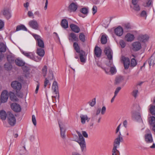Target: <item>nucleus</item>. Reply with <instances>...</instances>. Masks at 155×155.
<instances>
[{
	"label": "nucleus",
	"mask_w": 155,
	"mask_h": 155,
	"mask_svg": "<svg viewBox=\"0 0 155 155\" xmlns=\"http://www.w3.org/2000/svg\"><path fill=\"white\" fill-rule=\"evenodd\" d=\"M77 133L79 137L78 139V137L75 135V137H77L74 140L79 143L81 146L82 151L85 150L86 149V143L85 139L82 135L79 132H77Z\"/></svg>",
	"instance_id": "nucleus-1"
},
{
	"label": "nucleus",
	"mask_w": 155,
	"mask_h": 155,
	"mask_svg": "<svg viewBox=\"0 0 155 155\" xmlns=\"http://www.w3.org/2000/svg\"><path fill=\"white\" fill-rule=\"evenodd\" d=\"M107 65L110 67V69L107 68H103L106 74H108L110 72L112 74H113L116 73V69L113 64L112 61H109V63H107Z\"/></svg>",
	"instance_id": "nucleus-2"
},
{
	"label": "nucleus",
	"mask_w": 155,
	"mask_h": 155,
	"mask_svg": "<svg viewBox=\"0 0 155 155\" xmlns=\"http://www.w3.org/2000/svg\"><path fill=\"white\" fill-rule=\"evenodd\" d=\"M120 139V137L116 138L114 142V147L112 150V155H117L119 153V151L117 150V148L120 146V141H122Z\"/></svg>",
	"instance_id": "nucleus-3"
},
{
	"label": "nucleus",
	"mask_w": 155,
	"mask_h": 155,
	"mask_svg": "<svg viewBox=\"0 0 155 155\" xmlns=\"http://www.w3.org/2000/svg\"><path fill=\"white\" fill-rule=\"evenodd\" d=\"M52 100L54 103L57 102V100L59 101V94L58 88H52Z\"/></svg>",
	"instance_id": "nucleus-4"
},
{
	"label": "nucleus",
	"mask_w": 155,
	"mask_h": 155,
	"mask_svg": "<svg viewBox=\"0 0 155 155\" xmlns=\"http://www.w3.org/2000/svg\"><path fill=\"white\" fill-rule=\"evenodd\" d=\"M8 122L11 126H13L16 123V119L14 115L10 112H8L7 115Z\"/></svg>",
	"instance_id": "nucleus-5"
},
{
	"label": "nucleus",
	"mask_w": 155,
	"mask_h": 155,
	"mask_svg": "<svg viewBox=\"0 0 155 155\" xmlns=\"http://www.w3.org/2000/svg\"><path fill=\"white\" fill-rule=\"evenodd\" d=\"M1 14L7 19H9L11 17V11L9 8H4L1 11Z\"/></svg>",
	"instance_id": "nucleus-6"
},
{
	"label": "nucleus",
	"mask_w": 155,
	"mask_h": 155,
	"mask_svg": "<svg viewBox=\"0 0 155 155\" xmlns=\"http://www.w3.org/2000/svg\"><path fill=\"white\" fill-rule=\"evenodd\" d=\"M131 117L132 119L137 121L142 120L139 111L133 110L131 112Z\"/></svg>",
	"instance_id": "nucleus-7"
},
{
	"label": "nucleus",
	"mask_w": 155,
	"mask_h": 155,
	"mask_svg": "<svg viewBox=\"0 0 155 155\" xmlns=\"http://www.w3.org/2000/svg\"><path fill=\"white\" fill-rule=\"evenodd\" d=\"M104 52L109 61H112L113 52L109 47H105Z\"/></svg>",
	"instance_id": "nucleus-8"
},
{
	"label": "nucleus",
	"mask_w": 155,
	"mask_h": 155,
	"mask_svg": "<svg viewBox=\"0 0 155 155\" xmlns=\"http://www.w3.org/2000/svg\"><path fill=\"white\" fill-rule=\"evenodd\" d=\"M8 97V92L6 90L3 91L1 94V101L2 103H5L7 102Z\"/></svg>",
	"instance_id": "nucleus-9"
},
{
	"label": "nucleus",
	"mask_w": 155,
	"mask_h": 155,
	"mask_svg": "<svg viewBox=\"0 0 155 155\" xmlns=\"http://www.w3.org/2000/svg\"><path fill=\"white\" fill-rule=\"evenodd\" d=\"M133 50L135 51L140 50L142 48V45L139 41H135L132 44Z\"/></svg>",
	"instance_id": "nucleus-10"
},
{
	"label": "nucleus",
	"mask_w": 155,
	"mask_h": 155,
	"mask_svg": "<svg viewBox=\"0 0 155 155\" xmlns=\"http://www.w3.org/2000/svg\"><path fill=\"white\" fill-rule=\"evenodd\" d=\"M149 39V36L146 35H139L137 37V40L140 42L143 43L147 42Z\"/></svg>",
	"instance_id": "nucleus-11"
},
{
	"label": "nucleus",
	"mask_w": 155,
	"mask_h": 155,
	"mask_svg": "<svg viewBox=\"0 0 155 155\" xmlns=\"http://www.w3.org/2000/svg\"><path fill=\"white\" fill-rule=\"evenodd\" d=\"M21 53L25 56L34 61H38L35 58L34 53L31 52H28L26 51H22Z\"/></svg>",
	"instance_id": "nucleus-12"
},
{
	"label": "nucleus",
	"mask_w": 155,
	"mask_h": 155,
	"mask_svg": "<svg viewBox=\"0 0 155 155\" xmlns=\"http://www.w3.org/2000/svg\"><path fill=\"white\" fill-rule=\"evenodd\" d=\"M29 26L32 28L35 29H38L39 25L37 21L35 20H30L28 23Z\"/></svg>",
	"instance_id": "nucleus-13"
},
{
	"label": "nucleus",
	"mask_w": 155,
	"mask_h": 155,
	"mask_svg": "<svg viewBox=\"0 0 155 155\" xmlns=\"http://www.w3.org/2000/svg\"><path fill=\"white\" fill-rule=\"evenodd\" d=\"M11 107L12 109L15 112H20L21 110L20 105L16 103H12L11 105Z\"/></svg>",
	"instance_id": "nucleus-14"
},
{
	"label": "nucleus",
	"mask_w": 155,
	"mask_h": 155,
	"mask_svg": "<svg viewBox=\"0 0 155 155\" xmlns=\"http://www.w3.org/2000/svg\"><path fill=\"white\" fill-rule=\"evenodd\" d=\"M122 60L123 61L125 69H127L130 65V61L129 58L123 57L122 58Z\"/></svg>",
	"instance_id": "nucleus-15"
},
{
	"label": "nucleus",
	"mask_w": 155,
	"mask_h": 155,
	"mask_svg": "<svg viewBox=\"0 0 155 155\" xmlns=\"http://www.w3.org/2000/svg\"><path fill=\"white\" fill-rule=\"evenodd\" d=\"M134 36L133 35L128 33L125 36L124 39L127 41L130 42L134 40Z\"/></svg>",
	"instance_id": "nucleus-16"
},
{
	"label": "nucleus",
	"mask_w": 155,
	"mask_h": 155,
	"mask_svg": "<svg viewBox=\"0 0 155 155\" xmlns=\"http://www.w3.org/2000/svg\"><path fill=\"white\" fill-rule=\"evenodd\" d=\"M114 32L117 36H120L123 34V29L121 27H118L114 29Z\"/></svg>",
	"instance_id": "nucleus-17"
},
{
	"label": "nucleus",
	"mask_w": 155,
	"mask_h": 155,
	"mask_svg": "<svg viewBox=\"0 0 155 155\" xmlns=\"http://www.w3.org/2000/svg\"><path fill=\"white\" fill-rule=\"evenodd\" d=\"M94 53L96 57H100L101 54V48L98 46H95L94 49Z\"/></svg>",
	"instance_id": "nucleus-18"
},
{
	"label": "nucleus",
	"mask_w": 155,
	"mask_h": 155,
	"mask_svg": "<svg viewBox=\"0 0 155 155\" xmlns=\"http://www.w3.org/2000/svg\"><path fill=\"white\" fill-rule=\"evenodd\" d=\"M70 27L71 30L76 33H78L80 31V29L77 25L74 24H71L70 25Z\"/></svg>",
	"instance_id": "nucleus-19"
},
{
	"label": "nucleus",
	"mask_w": 155,
	"mask_h": 155,
	"mask_svg": "<svg viewBox=\"0 0 155 155\" xmlns=\"http://www.w3.org/2000/svg\"><path fill=\"white\" fill-rule=\"evenodd\" d=\"M145 140L147 143H152L153 142V140L151 134H148L145 135Z\"/></svg>",
	"instance_id": "nucleus-20"
},
{
	"label": "nucleus",
	"mask_w": 155,
	"mask_h": 155,
	"mask_svg": "<svg viewBox=\"0 0 155 155\" xmlns=\"http://www.w3.org/2000/svg\"><path fill=\"white\" fill-rule=\"evenodd\" d=\"M69 39L72 41H78V39L76 34L72 33L69 35Z\"/></svg>",
	"instance_id": "nucleus-21"
},
{
	"label": "nucleus",
	"mask_w": 155,
	"mask_h": 155,
	"mask_svg": "<svg viewBox=\"0 0 155 155\" xmlns=\"http://www.w3.org/2000/svg\"><path fill=\"white\" fill-rule=\"evenodd\" d=\"M81 122L82 124H84L85 123L86 120L88 122L90 119L88 118L87 115L81 114L80 115Z\"/></svg>",
	"instance_id": "nucleus-22"
},
{
	"label": "nucleus",
	"mask_w": 155,
	"mask_h": 155,
	"mask_svg": "<svg viewBox=\"0 0 155 155\" xmlns=\"http://www.w3.org/2000/svg\"><path fill=\"white\" fill-rule=\"evenodd\" d=\"M59 126L60 127L61 137L63 139L65 138V129L64 127L63 126L61 125V124H59Z\"/></svg>",
	"instance_id": "nucleus-23"
},
{
	"label": "nucleus",
	"mask_w": 155,
	"mask_h": 155,
	"mask_svg": "<svg viewBox=\"0 0 155 155\" xmlns=\"http://www.w3.org/2000/svg\"><path fill=\"white\" fill-rule=\"evenodd\" d=\"M77 8V6L74 3H71L69 6V9L70 12H75Z\"/></svg>",
	"instance_id": "nucleus-24"
},
{
	"label": "nucleus",
	"mask_w": 155,
	"mask_h": 155,
	"mask_svg": "<svg viewBox=\"0 0 155 155\" xmlns=\"http://www.w3.org/2000/svg\"><path fill=\"white\" fill-rule=\"evenodd\" d=\"M14 90L16 92L17 95L19 97L22 98L23 96V93L21 92V88H15Z\"/></svg>",
	"instance_id": "nucleus-25"
},
{
	"label": "nucleus",
	"mask_w": 155,
	"mask_h": 155,
	"mask_svg": "<svg viewBox=\"0 0 155 155\" xmlns=\"http://www.w3.org/2000/svg\"><path fill=\"white\" fill-rule=\"evenodd\" d=\"M8 112L6 114V112L3 110H1L0 111V118L3 120L6 119V117H7Z\"/></svg>",
	"instance_id": "nucleus-26"
},
{
	"label": "nucleus",
	"mask_w": 155,
	"mask_h": 155,
	"mask_svg": "<svg viewBox=\"0 0 155 155\" xmlns=\"http://www.w3.org/2000/svg\"><path fill=\"white\" fill-rule=\"evenodd\" d=\"M9 95L10 98L12 101H15L18 100V99L13 92L11 91L10 92Z\"/></svg>",
	"instance_id": "nucleus-27"
},
{
	"label": "nucleus",
	"mask_w": 155,
	"mask_h": 155,
	"mask_svg": "<svg viewBox=\"0 0 155 155\" xmlns=\"http://www.w3.org/2000/svg\"><path fill=\"white\" fill-rule=\"evenodd\" d=\"M79 53L80 55L81 61L82 62H85L86 61L85 52L83 51H81Z\"/></svg>",
	"instance_id": "nucleus-28"
},
{
	"label": "nucleus",
	"mask_w": 155,
	"mask_h": 155,
	"mask_svg": "<svg viewBox=\"0 0 155 155\" xmlns=\"http://www.w3.org/2000/svg\"><path fill=\"white\" fill-rule=\"evenodd\" d=\"M11 85L12 87H21V84L17 81H12Z\"/></svg>",
	"instance_id": "nucleus-29"
},
{
	"label": "nucleus",
	"mask_w": 155,
	"mask_h": 155,
	"mask_svg": "<svg viewBox=\"0 0 155 155\" xmlns=\"http://www.w3.org/2000/svg\"><path fill=\"white\" fill-rule=\"evenodd\" d=\"M61 25L64 28H67L68 27V22L65 19H63L61 22Z\"/></svg>",
	"instance_id": "nucleus-30"
},
{
	"label": "nucleus",
	"mask_w": 155,
	"mask_h": 155,
	"mask_svg": "<svg viewBox=\"0 0 155 155\" xmlns=\"http://www.w3.org/2000/svg\"><path fill=\"white\" fill-rule=\"evenodd\" d=\"M153 4L152 0H147L146 2L143 4V5L145 7H151Z\"/></svg>",
	"instance_id": "nucleus-31"
},
{
	"label": "nucleus",
	"mask_w": 155,
	"mask_h": 155,
	"mask_svg": "<svg viewBox=\"0 0 155 155\" xmlns=\"http://www.w3.org/2000/svg\"><path fill=\"white\" fill-rule=\"evenodd\" d=\"M37 53L40 56L43 57L45 54L44 50L42 48H38Z\"/></svg>",
	"instance_id": "nucleus-32"
},
{
	"label": "nucleus",
	"mask_w": 155,
	"mask_h": 155,
	"mask_svg": "<svg viewBox=\"0 0 155 155\" xmlns=\"http://www.w3.org/2000/svg\"><path fill=\"white\" fill-rule=\"evenodd\" d=\"M16 64L18 66H23L24 65L25 63L21 60L17 59L15 61Z\"/></svg>",
	"instance_id": "nucleus-33"
},
{
	"label": "nucleus",
	"mask_w": 155,
	"mask_h": 155,
	"mask_svg": "<svg viewBox=\"0 0 155 155\" xmlns=\"http://www.w3.org/2000/svg\"><path fill=\"white\" fill-rule=\"evenodd\" d=\"M21 30L27 31V29L26 27L23 25H20L17 26L16 27V31H19Z\"/></svg>",
	"instance_id": "nucleus-34"
},
{
	"label": "nucleus",
	"mask_w": 155,
	"mask_h": 155,
	"mask_svg": "<svg viewBox=\"0 0 155 155\" xmlns=\"http://www.w3.org/2000/svg\"><path fill=\"white\" fill-rule=\"evenodd\" d=\"M73 47L77 53H79L81 51V50H80L79 46L77 43H74L73 44Z\"/></svg>",
	"instance_id": "nucleus-35"
},
{
	"label": "nucleus",
	"mask_w": 155,
	"mask_h": 155,
	"mask_svg": "<svg viewBox=\"0 0 155 155\" xmlns=\"http://www.w3.org/2000/svg\"><path fill=\"white\" fill-rule=\"evenodd\" d=\"M155 62V57L153 55L149 59V63L150 66L153 65Z\"/></svg>",
	"instance_id": "nucleus-36"
},
{
	"label": "nucleus",
	"mask_w": 155,
	"mask_h": 155,
	"mask_svg": "<svg viewBox=\"0 0 155 155\" xmlns=\"http://www.w3.org/2000/svg\"><path fill=\"white\" fill-rule=\"evenodd\" d=\"M79 38L80 41L83 42H84L86 41L85 36L83 33H80Z\"/></svg>",
	"instance_id": "nucleus-37"
},
{
	"label": "nucleus",
	"mask_w": 155,
	"mask_h": 155,
	"mask_svg": "<svg viewBox=\"0 0 155 155\" xmlns=\"http://www.w3.org/2000/svg\"><path fill=\"white\" fill-rule=\"evenodd\" d=\"M38 45L40 47L43 48H44V44L43 40L41 39L37 41Z\"/></svg>",
	"instance_id": "nucleus-38"
},
{
	"label": "nucleus",
	"mask_w": 155,
	"mask_h": 155,
	"mask_svg": "<svg viewBox=\"0 0 155 155\" xmlns=\"http://www.w3.org/2000/svg\"><path fill=\"white\" fill-rule=\"evenodd\" d=\"M6 51L5 45L3 43H0V52H5Z\"/></svg>",
	"instance_id": "nucleus-39"
},
{
	"label": "nucleus",
	"mask_w": 155,
	"mask_h": 155,
	"mask_svg": "<svg viewBox=\"0 0 155 155\" xmlns=\"http://www.w3.org/2000/svg\"><path fill=\"white\" fill-rule=\"evenodd\" d=\"M107 36L105 35L102 36L101 38V42L103 44H105L107 42Z\"/></svg>",
	"instance_id": "nucleus-40"
},
{
	"label": "nucleus",
	"mask_w": 155,
	"mask_h": 155,
	"mask_svg": "<svg viewBox=\"0 0 155 155\" xmlns=\"http://www.w3.org/2000/svg\"><path fill=\"white\" fill-rule=\"evenodd\" d=\"M150 111L153 115H155V106L151 105H150Z\"/></svg>",
	"instance_id": "nucleus-41"
},
{
	"label": "nucleus",
	"mask_w": 155,
	"mask_h": 155,
	"mask_svg": "<svg viewBox=\"0 0 155 155\" xmlns=\"http://www.w3.org/2000/svg\"><path fill=\"white\" fill-rule=\"evenodd\" d=\"M123 78L121 76H119L117 77L115 80V84H118L120 82H121L123 80Z\"/></svg>",
	"instance_id": "nucleus-42"
},
{
	"label": "nucleus",
	"mask_w": 155,
	"mask_h": 155,
	"mask_svg": "<svg viewBox=\"0 0 155 155\" xmlns=\"http://www.w3.org/2000/svg\"><path fill=\"white\" fill-rule=\"evenodd\" d=\"M137 64L136 60L134 58H132L130 62V67L132 68L134 67L137 65Z\"/></svg>",
	"instance_id": "nucleus-43"
},
{
	"label": "nucleus",
	"mask_w": 155,
	"mask_h": 155,
	"mask_svg": "<svg viewBox=\"0 0 155 155\" xmlns=\"http://www.w3.org/2000/svg\"><path fill=\"white\" fill-rule=\"evenodd\" d=\"M149 123L152 125V124H155V117L154 116H151L149 119Z\"/></svg>",
	"instance_id": "nucleus-44"
},
{
	"label": "nucleus",
	"mask_w": 155,
	"mask_h": 155,
	"mask_svg": "<svg viewBox=\"0 0 155 155\" xmlns=\"http://www.w3.org/2000/svg\"><path fill=\"white\" fill-rule=\"evenodd\" d=\"M42 74L44 77L46 76L47 71V67L45 65L44 66L42 69Z\"/></svg>",
	"instance_id": "nucleus-45"
},
{
	"label": "nucleus",
	"mask_w": 155,
	"mask_h": 155,
	"mask_svg": "<svg viewBox=\"0 0 155 155\" xmlns=\"http://www.w3.org/2000/svg\"><path fill=\"white\" fill-rule=\"evenodd\" d=\"M81 12L83 14L87 15L88 13V9L86 8H83L81 10Z\"/></svg>",
	"instance_id": "nucleus-46"
},
{
	"label": "nucleus",
	"mask_w": 155,
	"mask_h": 155,
	"mask_svg": "<svg viewBox=\"0 0 155 155\" xmlns=\"http://www.w3.org/2000/svg\"><path fill=\"white\" fill-rule=\"evenodd\" d=\"M138 93V90H135L133 91L131 93V94L135 98H136L137 96Z\"/></svg>",
	"instance_id": "nucleus-47"
},
{
	"label": "nucleus",
	"mask_w": 155,
	"mask_h": 155,
	"mask_svg": "<svg viewBox=\"0 0 155 155\" xmlns=\"http://www.w3.org/2000/svg\"><path fill=\"white\" fill-rule=\"evenodd\" d=\"M4 66L7 70H10L12 68V66L11 65L10 62L6 63L5 64Z\"/></svg>",
	"instance_id": "nucleus-48"
},
{
	"label": "nucleus",
	"mask_w": 155,
	"mask_h": 155,
	"mask_svg": "<svg viewBox=\"0 0 155 155\" xmlns=\"http://www.w3.org/2000/svg\"><path fill=\"white\" fill-rule=\"evenodd\" d=\"M7 59L10 63L12 62L14 60V58L11 55H8L7 57Z\"/></svg>",
	"instance_id": "nucleus-49"
},
{
	"label": "nucleus",
	"mask_w": 155,
	"mask_h": 155,
	"mask_svg": "<svg viewBox=\"0 0 155 155\" xmlns=\"http://www.w3.org/2000/svg\"><path fill=\"white\" fill-rule=\"evenodd\" d=\"M120 44L122 48H124L126 46V43L123 40H121L120 41Z\"/></svg>",
	"instance_id": "nucleus-50"
},
{
	"label": "nucleus",
	"mask_w": 155,
	"mask_h": 155,
	"mask_svg": "<svg viewBox=\"0 0 155 155\" xmlns=\"http://www.w3.org/2000/svg\"><path fill=\"white\" fill-rule=\"evenodd\" d=\"M89 105L92 107L94 106L96 103V99L95 98H94L92 99L91 102H89L88 103Z\"/></svg>",
	"instance_id": "nucleus-51"
},
{
	"label": "nucleus",
	"mask_w": 155,
	"mask_h": 155,
	"mask_svg": "<svg viewBox=\"0 0 155 155\" xmlns=\"http://www.w3.org/2000/svg\"><path fill=\"white\" fill-rule=\"evenodd\" d=\"M133 9L136 11H139L140 10V7L138 4L134 5Z\"/></svg>",
	"instance_id": "nucleus-52"
},
{
	"label": "nucleus",
	"mask_w": 155,
	"mask_h": 155,
	"mask_svg": "<svg viewBox=\"0 0 155 155\" xmlns=\"http://www.w3.org/2000/svg\"><path fill=\"white\" fill-rule=\"evenodd\" d=\"M53 73L52 72H49V73L48 74V79L51 80L53 79Z\"/></svg>",
	"instance_id": "nucleus-53"
},
{
	"label": "nucleus",
	"mask_w": 155,
	"mask_h": 155,
	"mask_svg": "<svg viewBox=\"0 0 155 155\" xmlns=\"http://www.w3.org/2000/svg\"><path fill=\"white\" fill-rule=\"evenodd\" d=\"M32 121L34 126H36V125L37 123L35 118V117L34 115H33L32 116Z\"/></svg>",
	"instance_id": "nucleus-54"
},
{
	"label": "nucleus",
	"mask_w": 155,
	"mask_h": 155,
	"mask_svg": "<svg viewBox=\"0 0 155 155\" xmlns=\"http://www.w3.org/2000/svg\"><path fill=\"white\" fill-rule=\"evenodd\" d=\"M33 36L35 38V39L37 40V41H38V40L41 39L40 36L37 35L33 34Z\"/></svg>",
	"instance_id": "nucleus-55"
},
{
	"label": "nucleus",
	"mask_w": 155,
	"mask_h": 155,
	"mask_svg": "<svg viewBox=\"0 0 155 155\" xmlns=\"http://www.w3.org/2000/svg\"><path fill=\"white\" fill-rule=\"evenodd\" d=\"M27 15L29 18H34V15L33 13L31 11H28Z\"/></svg>",
	"instance_id": "nucleus-56"
},
{
	"label": "nucleus",
	"mask_w": 155,
	"mask_h": 155,
	"mask_svg": "<svg viewBox=\"0 0 155 155\" xmlns=\"http://www.w3.org/2000/svg\"><path fill=\"white\" fill-rule=\"evenodd\" d=\"M106 108L105 106H104L103 107L101 110V113L102 115L104 114L106 111Z\"/></svg>",
	"instance_id": "nucleus-57"
},
{
	"label": "nucleus",
	"mask_w": 155,
	"mask_h": 155,
	"mask_svg": "<svg viewBox=\"0 0 155 155\" xmlns=\"http://www.w3.org/2000/svg\"><path fill=\"white\" fill-rule=\"evenodd\" d=\"M92 13L93 15H94L97 12V8L96 6H94L92 8Z\"/></svg>",
	"instance_id": "nucleus-58"
},
{
	"label": "nucleus",
	"mask_w": 155,
	"mask_h": 155,
	"mask_svg": "<svg viewBox=\"0 0 155 155\" xmlns=\"http://www.w3.org/2000/svg\"><path fill=\"white\" fill-rule=\"evenodd\" d=\"M121 89V88H117L114 92V95L116 96Z\"/></svg>",
	"instance_id": "nucleus-59"
},
{
	"label": "nucleus",
	"mask_w": 155,
	"mask_h": 155,
	"mask_svg": "<svg viewBox=\"0 0 155 155\" xmlns=\"http://www.w3.org/2000/svg\"><path fill=\"white\" fill-rule=\"evenodd\" d=\"M50 84L49 81V80L47 78H45V80L44 82V86L46 87L47 86V84Z\"/></svg>",
	"instance_id": "nucleus-60"
},
{
	"label": "nucleus",
	"mask_w": 155,
	"mask_h": 155,
	"mask_svg": "<svg viewBox=\"0 0 155 155\" xmlns=\"http://www.w3.org/2000/svg\"><path fill=\"white\" fill-rule=\"evenodd\" d=\"M140 15L142 17L146 18L147 17V12L145 11H143L141 12Z\"/></svg>",
	"instance_id": "nucleus-61"
},
{
	"label": "nucleus",
	"mask_w": 155,
	"mask_h": 155,
	"mask_svg": "<svg viewBox=\"0 0 155 155\" xmlns=\"http://www.w3.org/2000/svg\"><path fill=\"white\" fill-rule=\"evenodd\" d=\"M4 26V22L2 20H0V29H2Z\"/></svg>",
	"instance_id": "nucleus-62"
},
{
	"label": "nucleus",
	"mask_w": 155,
	"mask_h": 155,
	"mask_svg": "<svg viewBox=\"0 0 155 155\" xmlns=\"http://www.w3.org/2000/svg\"><path fill=\"white\" fill-rule=\"evenodd\" d=\"M124 27L127 29H129L131 28V26L130 24L129 23H127L124 25Z\"/></svg>",
	"instance_id": "nucleus-63"
},
{
	"label": "nucleus",
	"mask_w": 155,
	"mask_h": 155,
	"mask_svg": "<svg viewBox=\"0 0 155 155\" xmlns=\"http://www.w3.org/2000/svg\"><path fill=\"white\" fill-rule=\"evenodd\" d=\"M82 134L83 136L86 138H87L88 136L87 133L86 131H82Z\"/></svg>",
	"instance_id": "nucleus-64"
}]
</instances>
